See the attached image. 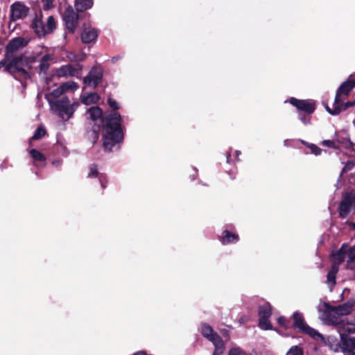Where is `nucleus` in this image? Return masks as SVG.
Wrapping results in <instances>:
<instances>
[{
	"instance_id": "nucleus-34",
	"label": "nucleus",
	"mask_w": 355,
	"mask_h": 355,
	"mask_svg": "<svg viewBox=\"0 0 355 355\" xmlns=\"http://www.w3.org/2000/svg\"><path fill=\"white\" fill-rule=\"evenodd\" d=\"M343 329L348 333H355V318L350 322H346Z\"/></svg>"
},
{
	"instance_id": "nucleus-8",
	"label": "nucleus",
	"mask_w": 355,
	"mask_h": 355,
	"mask_svg": "<svg viewBox=\"0 0 355 355\" xmlns=\"http://www.w3.org/2000/svg\"><path fill=\"white\" fill-rule=\"evenodd\" d=\"M294 320V326L300 331L304 332L314 338H322V335L319 334L314 329L309 327L304 321L303 315L301 313L296 311L293 315Z\"/></svg>"
},
{
	"instance_id": "nucleus-36",
	"label": "nucleus",
	"mask_w": 355,
	"mask_h": 355,
	"mask_svg": "<svg viewBox=\"0 0 355 355\" xmlns=\"http://www.w3.org/2000/svg\"><path fill=\"white\" fill-rule=\"evenodd\" d=\"M64 94L61 85L58 87V88L53 89L51 93V96H52L53 98H58L63 95Z\"/></svg>"
},
{
	"instance_id": "nucleus-19",
	"label": "nucleus",
	"mask_w": 355,
	"mask_h": 355,
	"mask_svg": "<svg viewBox=\"0 0 355 355\" xmlns=\"http://www.w3.org/2000/svg\"><path fill=\"white\" fill-rule=\"evenodd\" d=\"M53 60V56L51 54H44L38 58L40 72L44 74L46 73Z\"/></svg>"
},
{
	"instance_id": "nucleus-17",
	"label": "nucleus",
	"mask_w": 355,
	"mask_h": 355,
	"mask_svg": "<svg viewBox=\"0 0 355 355\" xmlns=\"http://www.w3.org/2000/svg\"><path fill=\"white\" fill-rule=\"evenodd\" d=\"M347 253L349 254L348 245L343 244L339 250L332 254V265H336L338 267V265L344 261Z\"/></svg>"
},
{
	"instance_id": "nucleus-13",
	"label": "nucleus",
	"mask_w": 355,
	"mask_h": 355,
	"mask_svg": "<svg viewBox=\"0 0 355 355\" xmlns=\"http://www.w3.org/2000/svg\"><path fill=\"white\" fill-rule=\"evenodd\" d=\"M29 8L24 4L16 2L10 8V19L12 21H17L26 17L28 14Z\"/></svg>"
},
{
	"instance_id": "nucleus-18",
	"label": "nucleus",
	"mask_w": 355,
	"mask_h": 355,
	"mask_svg": "<svg viewBox=\"0 0 355 355\" xmlns=\"http://www.w3.org/2000/svg\"><path fill=\"white\" fill-rule=\"evenodd\" d=\"M219 239L223 245H228L237 243L239 240V236L237 234L225 230L222 232Z\"/></svg>"
},
{
	"instance_id": "nucleus-24",
	"label": "nucleus",
	"mask_w": 355,
	"mask_h": 355,
	"mask_svg": "<svg viewBox=\"0 0 355 355\" xmlns=\"http://www.w3.org/2000/svg\"><path fill=\"white\" fill-rule=\"evenodd\" d=\"M92 6L93 0H75V7L80 12L89 9Z\"/></svg>"
},
{
	"instance_id": "nucleus-45",
	"label": "nucleus",
	"mask_w": 355,
	"mask_h": 355,
	"mask_svg": "<svg viewBox=\"0 0 355 355\" xmlns=\"http://www.w3.org/2000/svg\"><path fill=\"white\" fill-rule=\"evenodd\" d=\"M350 194H352V198L355 206V193H351Z\"/></svg>"
},
{
	"instance_id": "nucleus-38",
	"label": "nucleus",
	"mask_w": 355,
	"mask_h": 355,
	"mask_svg": "<svg viewBox=\"0 0 355 355\" xmlns=\"http://www.w3.org/2000/svg\"><path fill=\"white\" fill-rule=\"evenodd\" d=\"M44 10H49L53 7V0H41Z\"/></svg>"
},
{
	"instance_id": "nucleus-31",
	"label": "nucleus",
	"mask_w": 355,
	"mask_h": 355,
	"mask_svg": "<svg viewBox=\"0 0 355 355\" xmlns=\"http://www.w3.org/2000/svg\"><path fill=\"white\" fill-rule=\"evenodd\" d=\"M313 113H299L298 118L304 125H309L311 123V114Z\"/></svg>"
},
{
	"instance_id": "nucleus-2",
	"label": "nucleus",
	"mask_w": 355,
	"mask_h": 355,
	"mask_svg": "<svg viewBox=\"0 0 355 355\" xmlns=\"http://www.w3.org/2000/svg\"><path fill=\"white\" fill-rule=\"evenodd\" d=\"M26 42L22 37H16L12 39L8 43L6 48L5 59L9 60L6 65V71L14 75L15 78L23 77L27 78L29 77L28 73L24 68L25 61L21 56H18L15 53L19 49L26 45Z\"/></svg>"
},
{
	"instance_id": "nucleus-15",
	"label": "nucleus",
	"mask_w": 355,
	"mask_h": 355,
	"mask_svg": "<svg viewBox=\"0 0 355 355\" xmlns=\"http://www.w3.org/2000/svg\"><path fill=\"white\" fill-rule=\"evenodd\" d=\"M28 155L35 166L44 167L46 166V158L41 152L36 149H31L28 150Z\"/></svg>"
},
{
	"instance_id": "nucleus-32",
	"label": "nucleus",
	"mask_w": 355,
	"mask_h": 355,
	"mask_svg": "<svg viewBox=\"0 0 355 355\" xmlns=\"http://www.w3.org/2000/svg\"><path fill=\"white\" fill-rule=\"evenodd\" d=\"M46 134V130L43 126L38 127L33 137H31V139H40L42 138Z\"/></svg>"
},
{
	"instance_id": "nucleus-14",
	"label": "nucleus",
	"mask_w": 355,
	"mask_h": 355,
	"mask_svg": "<svg viewBox=\"0 0 355 355\" xmlns=\"http://www.w3.org/2000/svg\"><path fill=\"white\" fill-rule=\"evenodd\" d=\"M341 342H343V352L349 355L355 354V337H348L343 333H340Z\"/></svg>"
},
{
	"instance_id": "nucleus-21",
	"label": "nucleus",
	"mask_w": 355,
	"mask_h": 355,
	"mask_svg": "<svg viewBox=\"0 0 355 355\" xmlns=\"http://www.w3.org/2000/svg\"><path fill=\"white\" fill-rule=\"evenodd\" d=\"M327 345L329 347L335 352H343V342L338 340L334 336H328L326 341Z\"/></svg>"
},
{
	"instance_id": "nucleus-20",
	"label": "nucleus",
	"mask_w": 355,
	"mask_h": 355,
	"mask_svg": "<svg viewBox=\"0 0 355 355\" xmlns=\"http://www.w3.org/2000/svg\"><path fill=\"white\" fill-rule=\"evenodd\" d=\"M97 31L93 28H85L81 34V40L84 43H90L96 40Z\"/></svg>"
},
{
	"instance_id": "nucleus-12",
	"label": "nucleus",
	"mask_w": 355,
	"mask_h": 355,
	"mask_svg": "<svg viewBox=\"0 0 355 355\" xmlns=\"http://www.w3.org/2000/svg\"><path fill=\"white\" fill-rule=\"evenodd\" d=\"M103 71L101 67H93L88 75L83 78V83L87 86L96 87L101 80Z\"/></svg>"
},
{
	"instance_id": "nucleus-3",
	"label": "nucleus",
	"mask_w": 355,
	"mask_h": 355,
	"mask_svg": "<svg viewBox=\"0 0 355 355\" xmlns=\"http://www.w3.org/2000/svg\"><path fill=\"white\" fill-rule=\"evenodd\" d=\"M355 301L353 300H348L345 303L335 306H329L324 302L318 306V311L320 313V318L325 323L343 329L346 322L340 319V317L352 313Z\"/></svg>"
},
{
	"instance_id": "nucleus-49",
	"label": "nucleus",
	"mask_w": 355,
	"mask_h": 355,
	"mask_svg": "<svg viewBox=\"0 0 355 355\" xmlns=\"http://www.w3.org/2000/svg\"><path fill=\"white\" fill-rule=\"evenodd\" d=\"M37 58V57H34V56L31 57L33 62H35Z\"/></svg>"
},
{
	"instance_id": "nucleus-46",
	"label": "nucleus",
	"mask_w": 355,
	"mask_h": 355,
	"mask_svg": "<svg viewBox=\"0 0 355 355\" xmlns=\"http://www.w3.org/2000/svg\"><path fill=\"white\" fill-rule=\"evenodd\" d=\"M119 58H118V57H114V58H112V62H115V61H116Z\"/></svg>"
},
{
	"instance_id": "nucleus-44",
	"label": "nucleus",
	"mask_w": 355,
	"mask_h": 355,
	"mask_svg": "<svg viewBox=\"0 0 355 355\" xmlns=\"http://www.w3.org/2000/svg\"><path fill=\"white\" fill-rule=\"evenodd\" d=\"M289 142H290V141L288 139L284 140V146H288L289 145Z\"/></svg>"
},
{
	"instance_id": "nucleus-6",
	"label": "nucleus",
	"mask_w": 355,
	"mask_h": 355,
	"mask_svg": "<svg viewBox=\"0 0 355 355\" xmlns=\"http://www.w3.org/2000/svg\"><path fill=\"white\" fill-rule=\"evenodd\" d=\"M55 27L56 23L53 16H49L46 24H44L42 15H37L32 23V28L38 36H44L46 34L51 33Z\"/></svg>"
},
{
	"instance_id": "nucleus-10",
	"label": "nucleus",
	"mask_w": 355,
	"mask_h": 355,
	"mask_svg": "<svg viewBox=\"0 0 355 355\" xmlns=\"http://www.w3.org/2000/svg\"><path fill=\"white\" fill-rule=\"evenodd\" d=\"M62 19L68 32L73 33L77 26L78 16L71 6L65 8L62 14Z\"/></svg>"
},
{
	"instance_id": "nucleus-50",
	"label": "nucleus",
	"mask_w": 355,
	"mask_h": 355,
	"mask_svg": "<svg viewBox=\"0 0 355 355\" xmlns=\"http://www.w3.org/2000/svg\"><path fill=\"white\" fill-rule=\"evenodd\" d=\"M193 171H194L196 173L197 172V170H196V168H193Z\"/></svg>"
},
{
	"instance_id": "nucleus-28",
	"label": "nucleus",
	"mask_w": 355,
	"mask_h": 355,
	"mask_svg": "<svg viewBox=\"0 0 355 355\" xmlns=\"http://www.w3.org/2000/svg\"><path fill=\"white\" fill-rule=\"evenodd\" d=\"M67 58L71 62H80L85 59V55L83 53L77 54L69 51L67 53Z\"/></svg>"
},
{
	"instance_id": "nucleus-39",
	"label": "nucleus",
	"mask_w": 355,
	"mask_h": 355,
	"mask_svg": "<svg viewBox=\"0 0 355 355\" xmlns=\"http://www.w3.org/2000/svg\"><path fill=\"white\" fill-rule=\"evenodd\" d=\"M107 103H108L109 106L111 108H112L113 110H116L119 109V106L117 102L112 98H108Z\"/></svg>"
},
{
	"instance_id": "nucleus-48",
	"label": "nucleus",
	"mask_w": 355,
	"mask_h": 355,
	"mask_svg": "<svg viewBox=\"0 0 355 355\" xmlns=\"http://www.w3.org/2000/svg\"><path fill=\"white\" fill-rule=\"evenodd\" d=\"M230 154H227V162L229 163L230 162Z\"/></svg>"
},
{
	"instance_id": "nucleus-40",
	"label": "nucleus",
	"mask_w": 355,
	"mask_h": 355,
	"mask_svg": "<svg viewBox=\"0 0 355 355\" xmlns=\"http://www.w3.org/2000/svg\"><path fill=\"white\" fill-rule=\"evenodd\" d=\"M355 261V245L349 249V260L348 261Z\"/></svg>"
},
{
	"instance_id": "nucleus-23",
	"label": "nucleus",
	"mask_w": 355,
	"mask_h": 355,
	"mask_svg": "<svg viewBox=\"0 0 355 355\" xmlns=\"http://www.w3.org/2000/svg\"><path fill=\"white\" fill-rule=\"evenodd\" d=\"M338 271V267L336 265H332L330 271L327 275V284H328L330 291L332 290L333 286L336 284V277Z\"/></svg>"
},
{
	"instance_id": "nucleus-43",
	"label": "nucleus",
	"mask_w": 355,
	"mask_h": 355,
	"mask_svg": "<svg viewBox=\"0 0 355 355\" xmlns=\"http://www.w3.org/2000/svg\"><path fill=\"white\" fill-rule=\"evenodd\" d=\"M60 164H61V161H59V160H58V161H53V162H52V164H53V166H60Z\"/></svg>"
},
{
	"instance_id": "nucleus-41",
	"label": "nucleus",
	"mask_w": 355,
	"mask_h": 355,
	"mask_svg": "<svg viewBox=\"0 0 355 355\" xmlns=\"http://www.w3.org/2000/svg\"><path fill=\"white\" fill-rule=\"evenodd\" d=\"M322 144L328 147H334V143L331 140H324Z\"/></svg>"
},
{
	"instance_id": "nucleus-4",
	"label": "nucleus",
	"mask_w": 355,
	"mask_h": 355,
	"mask_svg": "<svg viewBox=\"0 0 355 355\" xmlns=\"http://www.w3.org/2000/svg\"><path fill=\"white\" fill-rule=\"evenodd\" d=\"M354 87L355 74H352L349 76L347 80L343 83L338 87L333 104V108H330L327 105V111L331 115H338L342 111L353 106L355 104V100L354 101H347L345 103V101Z\"/></svg>"
},
{
	"instance_id": "nucleus-11",
	"label": "nucleus",
	"mask_w": 355,
	"mask_h": 355,
	"mask_svg": "<svg viewBox=\"0 0 355 355\" xmlns=\"http://www.w3.org/2000/svg\"><path fill=\"white\" fill-rule=\"evenodd\" d=\"M82 67H74L71 64L62 65L55 70V75L59 78L68 76L78 77L80 75Z\"/></svg>"
},
{
	"instance_id": "nucleus-29",
	"label": "nucleus",
	"mask_w": 355,
	"mask_h": 355,
	"mask_svg": "<svg viewBox=\"0 0 355 355\" xmlns=\"http://www.w3.org/2000/svg\"><path fill=\"white\" fill-rule=\"evenodd\" d=\"M259 327L263 330H270L272 329V326L267 318H259Z\"/></svg>"
},
{
	"instance_id": "nucleus-51",
	"label": "nucleus",
	"mask_w": 355,
	"mask_h": 355,
	"mask_svg": "<svg viewBox=\"0 0 355 355\" xmlns=\"http://www.w3.org/2000/svg\"><path fill=\"white\" fill-rule=\"evenodd\" d=\"M353 227L355 229V223H353Z\"/></svg>"
},
{
	"instance_id": "nucleus-9",
	"label": "nucleus",
	"mask_w": 355,
	"mask_h": 355,
	"mask_svg": "<svg viewBox=\"0 0 355 355\" xmlns=\"http://www.w3.org/2000/svg\"><path fill=\"white\" fill-rule=\"evenodd\" d=\"M285 103H289L294 106L299 113H313L315 110V103L312 100H301L294 97H291Z\"/></svg>"
},
{
	"instance_id": "nucleus-47",
	"label": "nucleus",
	"mask_w": 355,
	"mask_h": 355,
	"mask_svg": "<svg viewBox=\"0 0 355 355\" xmlns=\"http://www.w3.org/2000/svg\"><path fill=\"white\" fill-rule=\"evenodd\" d=\"M236 157H238L241 155V151L236 150Z\"/></svg>"
},
{
	"instance_id": "nucleus-35",
	"label": "nucleus",
	"mask_w": 355,
	"mask_h": 355,
	"mask_svg": "<svg viewBox=\"0 0 355 355\" xmlns=\"http://www.w3.org/2000/svg\"><path fill=\"white\" fill-rule=\"evenodd\" d=\"M286 355H303L302 349L297 345L291 347Z\"/></svg>"
},
{
	"instance_id": "nucleus-52",
	"label": "nucleus",
	"mask_w": 355,
	"mask_h": 355,
	"mask_svg": "<svg viewBox=\"0 0 355 355\" xmlns=\"http://www.w3.org/2000/svg\"><path fill=\"white\" fill-rule=\"evenodd\" d=\"M353 355H355V354H353Z\"/></svg>"
},
{
	"instance_id": "nucleus-26",
	"label": "nucleus",
	"mask_w": 355,
	"mask_h": 355,
	"mask_svg": "<svg viewBox=\"0 0 355 355\" xmlns=\"http://www.w3.org/2000/svg\"><path fill=\"white\" fill-rule=\"evenodd\" d=\"M87 178H98L99 179V180H100L101 187L103 189L105 188V186L104 185V184L102 182V179H101L102 176L99 175V173H98V168H97L96 165L92 164V165L89 166V172L87 173Z\"/></svg>"
},
{
	"instance_id": "nucleus-27",
	"label": "nucleus",
	"mask_w": 355,
	"mask_h": 355,
	"mask_svg": "<svg viewBox=\"0 0 355 355\" xmlns=\"http://www.w3.org/2000/svg\"><path fill=\"white\" fill-rule=\"evenodd\" d=\"M61 87H62L64 94L69 93V92H74L79 87L78 85L73 81H67V82L62 84Z\"/></svg>"
},
{
	"instance_id": "nucleus-30",
	"label": "nucleus",
	"mask_w": 355,
	"mask_h": 355,
	"mask_svg": "<svg viewBox=\"0 0 355 355\" xmlns=\"http://www.w3.org/2000/svg\"><path fill=\"white\" fill-rule=\"evenodd\" d=\"M300 142L304 145L306 146L308 148H309L311 150V153L315 155L318 156L321 154L322 149L315 146V144H309L304 140H300Z\"/></svg>"
},
{
	"instance_id": "nucleus-5",
	"label": "nucleus",
	"mask_w": 355,
	"mask_h": 355,
	"mask_svg": "<svg viewBox=\"0 0 355 355\" xmlns=\"http://www.w3.org/2000/svg\"><path fill=\"white\" fill-rule=\"evenodd\" d=\"M52 110L56 113L58 116L63 121H68L70 119L78 107L79 103L78 102L71 103L67 97H64L55 102L48 100Z\"/></svg>"
},
{
	"instance_id": "nucleus-42",
	"label": "nucleus",
	"mask_w": 355,
	"mask_h": 355,
	"mask_svg": "<svg viewBox=\"0 0 355 355\" xmlns=\"http://www.w3.org/2000/svg\"><path fill=\"white\" fill-rule=\"evenodd\" d=\"M9 63V60H6V59H4L2 61H0V69L3 67L5 66V67L6 68V65Z\"/></svg>"
},
{
	"instance_id": "nucleus-16",
	"label": "nucleus",
	"mask_w": 355,
	"mask_h": 355,
	"mask_svg": "<svg viewBox=\"0 0 355 355\" xmlns=\"http://www.w3.org/2000/svg\"><path fill=\"white\" fill-rule=\"evenodd\" d=\"M353 206H354V204L352 198V194L345 195L339 207L340 216L343 218L346 217Z\"/></svg>"
},
{
	"instance_id": "nucleus-7",
	"label": "nucleus",
	"mask_w": 355,
	"mask_h": 355,
	"mask_svg": "<svg viewBox=\"0 0 355 355\" xmlns=\"http://www.w3.org/2000/svg\"><path fill=\"white\" fill-rule=\"evenodd\" d=\"M201 332L204 337L211 341L215 347L213 355H220L224 352V344L222 338L207 324H202Z\"/></svg>"
},
{
	"instance_id": "nucleus-1",
	"label": "nucleus",
	"mask_w": 355,
	"mask_h": 355,
	"mask_svg": "<svg viewBox=\"0 0 355 355\" xmlns=\"http://www.w3.org/2000/svg\"><path fill=\"white\" fill-rule=\"evenodd\" d=\"M88 117L93 121L105 123L103 130V146L106 150H113L119 148L123 139L121 128L122 116L117 112L110 114L104 120L102 119V110L97 106L92 107L87 110Z\"/></svg>"
},
{
	"instance_id": "nucleus-33",
	"label": "nucleus",
	"mask_w": 355,
	"mask_h": 355,
	"mask_svg": "<svg viewBox=\"0 0 355 355\" xmlns=\"http://www.w3.org/2000/svg\"><path fill=\"white\" fill-rule=\"evenodd\" d=\"M343 329L348 333H355V318L350 322H346Z\"/></svg>"
},
{
	"instance_id": "nucleus-22",
	"label": "nucleus",
	"mask_w": 355,
	"mask_h": 355,
	"mask_svg": "<svg viewBox=\"0 0 355 355\" xmlns=\"http://www.w3.org/2000/svg\"><path fill=\"white\" fill-rule=\"evenodd\" d=\"M81 102L87 105L97 103L99 96L96 92L85 93L80 96Z\"/></svg>"
},
{
	"instance_id": "nucleus-37",
	"label": "nucleus",
	"mask_w": 355,
	"mask_h": 355,
	"mask_svg": "<svg viewBox=\"0 0 355 355\" xmlns=\"http://www.w3.org/2000/svg\"><path fill=\"white\" fill-rule=\"evenodd\" d=\"M277 322L280 326L284 328H288L289 326V321L283 316H280L278 318Z\"/></svg>"
},
{
	"instance_id": "nucleus-25",
	"label": "nucleus",
	"mask_w": 355,
	"mask_h": 355,
	"mask_svg": "<svg viewBox=\"0 0 355 355\" xmlns=\"http://www.w3.org/2000/svg\"><path fill=\"white\" fill-rule=\"evenodd\" d=\"M272 314V308L269 303L266 302L259 308V318L269 319Z\"/></svg>"
}]
</instances>
